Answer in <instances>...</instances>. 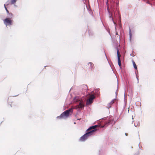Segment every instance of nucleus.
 Listing matches in <instances>:
<instances>
[{
    "mask_svg": "<svg viewBox=\"0 0 155 155\" xmlns=\"http://www.w3.org/2000/svg\"><path fill=\"white\" fill-rule=\"evenodd\" d=\"M98 125H95L94 126H92L90 127L88 129L87 131L89 130H94V132L97 129H96V128L97 127H98Z\"/></svg>",
    "mask_w": 155,
    "mask_h": 155,
    "instance_id": "nucleus-6",
    "label": "nucleus"
},
{
    "mask_svg": "<svg viewBox=\"0 0 155 155\" xmlns=\"http://www.w3.org/2000/svg\"><path fill=\"white\" fill-rule=\"evenodd\" d=\"M134 126L135 127H137V126H136L135 124H134Z\"/></svg>",
    "mask_w": 155,
    "mask_h": 155,
    "instance_id": "nucleus-20",
    "label": "nucleus"
},
{
    "mask_svg": "<svg viewBox=\"0 0 155 155\" xmlns=\"http://www.w3.org/2000/svg\"><path fill=\"white\" fill-rule=\"evenodd\" d=\"M10 3H8V1L6 3V4L7 5H9V4L11 5L14 4H15L17 2V0H10Z\"/></svg>",
    "mask_w": 155,
    "mask_h": 155,
    "instance_id": "nucleus-9",
    "label": "nucleus"
},
{
    "mask_svg": "<svg viewBox=\"0 0 155 155\" xmlns=\"http://www.w3.org/2000/svg\"><path fill=\"white\" fill-rule=\"evenodd\" d=\"M80 89L82 91H85L87 89V86L85 84L82 85L80 87Z\"/></svg>",
    "mask_w": 155,
    "mask_h": 155,
    "instance_id": "nucleus-5",
    "label": "nucleus"
},
{
    "mask_svg": "<svg viewBox=\"0 0 155 155\" xmlns=\"http://www.w3.org/2000/svg\"><path fill=\"white\" fill-rule=\"evenodd\" d=\"M115 100V99H114L113 100H112L109 103V104H108V108H110L111 107V106H110V105H112V104H113L114 103V101Z\"/></svg>",
    "mask_w": 155,
    "mask_h": 155,
    "instance_id": "nucleus-11",
    "label": "nucleus"
},
{
    "mask_svg": "<svg viewBox=\"0 0 155 155\" xmlns=\"http://www.w3.org/2000/svg\"><path fill=\"white\" fill-rule=\"evenodd\" d=\"M4 6L5 7V10H6L7 13L8 14H9V17H10L11 18H12L13 17L12 14L11 13H9L8 11V10L7 8L6 7L5 5V4L4 5Z\"/></svg>",
    "mask_w": 155,
    "mask_h": 155,
    "instance_id": "nucleus-10",
    "label": "nucleus"
},
{
    "mask_svg": "<svg viewBox=\"0 0 155 155\" xmlns=\"http://www.w3.org/2000/svg\"><path fill=\"white\" fill-rule=\"evenodd\" d=\"M133 64L134 68L135 69H137V66L136 65V64L134 61H133Z\"/></svg>",
    "mask_w": 155,
    "mask_h": 155,
    "instance_id": "nucleus-14",
    "label": "nucleus"
},
{
    "mask_svg": "<svg viewBox=\"0 0 155 155\" xmlns=\"http://www.w3.org/2000/svg\"><path fill=\"white\" fill-rule=\"evenodd\" d=\"M3 21L6 26H10L12 24V20L10 18H6L3 20Z\"/></svg>",
    "mask_w": 155,
    "mask_h": 155,
    "instance_id": "nucleus-3",
    "label": "nucleus"
},
{
    "mask_svg": "<svg viewBox=\"0 0 155 155\" xmlns=\"http://www.w3.org/2000/svg\"><path fill=\"white\" fill-rule=\"evenodd\" d=\"M88 65H89V66H90V67L91 68H92L93 66V64L92 63H91V62H89L88 64Z\"/></svg>",
    "mask_w": 155,
    "mask_h": 155,
    "instance_id": "nucleus-13",
    "label": "nucleus"
},
{
    "mask_svg": "<svg viewBox=\"0 0 155 155\" xmlns=\"http://www.w3.org/2000/svg\"><path fill=\"white\" fill-rule=\"evenodd\" d=\"M94 130H93L87 132L80 138L79 141L81 142L85 141L88 139L89 137L94 134Z\"/></svg>",
    "mask_w": 155,
    "mask_h": 155,
    "instance_id": "nucleus-1",
    "label": "nucleus"
},
{
    "mask_svg": "<svg viewBox=\"0 0 155 155\" xmlns=\"http://www.w3.org/2000/svg\"><path fill=\"white\" fill-rule=\"evenodd\" d=\"M117 5H118V3H117Z\"/></svg>",
    "mask_w": 155,
    "mask_h": 155,
    "instance_id": "nucleus-22",
    "label": "nucleus"
},
{
    "mask_svg": "<svg viewBox=\"0 0 155 155\" xmlns=\"http://www.w3.org/2000/svg\"><path fill=\"white\" fill-rule=\"evenodd\" d=\"M130 55L131 56H134V54H130Z\"/></svg>",
    "mask_w": 155,
    "mask_h": 155,
    "instance_id": "nucleus-18",
    "label": "nucleus"
},
{
    "mask_svg": "<svg viewBox=\"0 0 155 155\" xmlns=\"http://www.w3.org/2000/svg\"><path fill=\"white\" fill-rule=\"evenodd\" d=\"M98 90H98V89H97V91H98Z\"/></svg>",
    "mask_w": 155,
    "mask_h": 155,
    "instance_id": "nucleus-21",
    "label": "nucleus"
},
{
    "mask_svg": "<svg viewBox=\"0 0 155 155\" xmlns=\"http://www.w3.org/2000/svg\"><path fill=\"white\" fill-rule=\"evenodd\" d=\"M107 9L108 12L109 14V17L110 18L113 22L114 24V25H116V23L114 21L113 17H112V15L110 14V12H109V8H107Z\"/></svg>",
    "mask_w": 155,
    "mask_h": 155,
    "instance_id": "nucleus-8",
    "label": "nucleus"
},
{
    "mask_svg": "<svg viewBox=\"0 0 155 155\" xmlns=\"http://www.w3.org/2000/svg\"><path fill=\"white\" fill-rule=\"evenodd\" d=\"M70 112H72V108L69 109L65 111L62 113L59 116H58L57 118L59 119L65 118L68 117Z\"/></svg>",
    "mask_w": 155,
    "mask_h": 155,
    "instance_id": "nucleus-2",
    "label": "nucleus"
},
{
    "mask_svg": "<svg viewBox=\"0 0 155 155\" xmlns=\"http://www.w3.org/2000/svg\"><path fill=\"white\" fill-rule=\"evenodd\" d=\"M14 5V6L15 7H17V6L15 4H13Z\"/></svg>",
    "mask_w": 155,
    "mask_h": 155,
    "instance_id": "nucleus-19",
    "label": "nucleus"
},
{
    "mask_svg": "<svg viewBox=\"0 0 155 155\" xmlns=\"http://www.w3.org/2000/svg\"><path fill=\"white\" fill-rule=\"evenodd\" d=\"M95 97L94 94L91 95L90 96V98L87 101V104H91L93 102V100L94 99Z\"/></svg>",
    "mask_w": 155,
    "mask_h": 155,
    "instance_id": "nucleus-4",
    "label": "nucleus"
},
{
    "mask_svg": "<svg viewBox=\"0 0 155 155\" xmlns=\"http://www.w3.org/2000/svg\"><path fill=\"white\" fill-rule=\"evenodd\" d=\"M132 119H133V118L132 117Z\"/></svg>",
    "mask_w": 155,
    "mask_h": 155,
    "instance_id": "nucleus-25",
    "label": "nucleus"
},
{
    "mask_svg": "<svg viewBox=\"0 0 155 155\" xmlns=\"http://www.w3.org/2000/svg\"><path fill=\"white\" fill-rule=\"evenodd\" d=\"M137 79L138 80V78L137 77Z\"/></svg>",
    "mask_w": 155,
    "mask_h": 155,
    "instance_id": "nucleus-24",
    "label": "nucleus"
},
{
    "mask_svg": "<svg viewBox=\"0 0 155 155\" xmlns=\"http://www.w3.org/2000/svg\"><path fill=\"white\" fill-rule=\"evenodd\" d=\"M134 122V121H132V122Z\"/></svg>",
    "mask_w": 155,
    "mask_h": 155,
    "instance_id": "nucleus-23",
    "label": "nucleus"
},
{
    "mask_svg": "<svg viewBox=\"0 0 155 155\" xmlns=\"http://www.w3.org/2000/svg\"><path fill=\"white\" fill-rule=\"evenodd\" d=\"M84 107V105L81 101H80L79 102V104L76 106L77 108H82Z\"/></svg>",
    "mask_w": 155,
    "mask_h": 155,
    "instance_id": "nucleus-7",
    "label": "nucleus"
},
{
    "mask_svg": "<svg viewBox=\"0 0 155 155\" xmlns=\"http://www.w3.org/2000/svg\"><path fill=\"white\" fill-rule=\"evenodd\" d=\"M129 35L130 36V41L131 40V38L132 37V34L131 29L130 28L129 29Z\"/></svg>",
    "mask_w": 155,
    "mask_h": 155,
    "instance_id": "nucleus-12",
    "label": "nucleus"
},
{
    "mask_svg": "<svg viewBox=\"0 0 155 155\" xmlns=\"http://www.w3.org/2000/svg\"><path fill=\"white\" fill-rule=\"evenodd\" d=\"M118 63L119 66L120 67V68H121V64L120 60H118Z\"/></svg>",
    "mask_w": 155,
    "mask_h": 155,
    "instance_id": "nucleus-15",
    "label": "nucleus"
},
{
    "mask_svg": "<svg viewBox=\"0 0 155 155\" xmlns=\"http://www.w3.org/2000/svg\"><path fill=\"white\" fill-rule=\"evenodd\" d=\"M117 56H118V55H119L120 54V53H119V51L118 49L117 50Z\"/></svg>",
    "mask_w": 155,
    "mask_h": 155,
    "instance_id": "nucleus-17",
    "label": "nucleus"
},
{
    "mask_svg": "<svg viewBox=\"0 0 155 155\" xmlns=\"http://www.w3.org/2000/svg\"><path fill=\"white\" fill-rule=\"evenodd\" d=\"M120 54L119 55H118V56H117L118 60H120Z\"/></svg>",
    "mask_w": 155,
    "mask_h": 155,
    "instance_id": "nucleus-16",
    "label": "nucleus"
}]
</instances>
